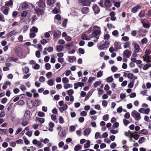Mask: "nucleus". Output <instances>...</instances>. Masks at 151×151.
I'll use <instances>...</instances> for the list:
<instances>
[{
    "label": "nucleus",
    "mask_w": 151,
    "mask_h": 151,
    "mask_svg": "<svg viewBox=\"0 0 151 151\" xmlns=\"http://www.w3.org/2000/svg\"><path fill=\"white\" fill-rule=\"evenodd\" d=\"M94 30L92 33V36L98 39L101 33L100 28V27L95 26L94 27Z\"/></svg>",
    "instance_id": "1"
},
{
    "label": "nucleus",
    "mask_w": 151,
    "mask_h": 151,
    "mask_svg": "<svg viewBox=\"0 0 151 151\" xmlns=\"http://www.w3.org/2000/svg\"><path fill=\"white\" fill-rule=\"evenodd\" d=\"M100 6L102 7H105L110 5V0H101L99 3Z\"/></svg>",
    "instance_id": "2"
},
{
    "label": "nucleus",
    "mask_w": 151,
    "mask_h": 151,
    "mask_svg": "<svg viewBox=\"0 0 151 151\" xmlns=\"http://www.w3.org/2000/svg\"><path fill=\"white\" fill-rule=\"evenodd\" d=\"M131 115L136 120H139L141 118L140 114L135 110L133 111H132L131 113Z\"/></svg>",
    "instance_id": "3"
},
{
    "label": "nucleus",
    "mask_w": 151,
    "mask_h": 151,
    "mask_svg": "<svg viewBox=\"0 0 151 151\" xmlns=\"http://www.w3.org/2000/svg\"><path fill=\"white\" fill-rule=\"evenodd\" d=\"M132 45L134 48V51L135 53H138L141 52V49L139 45L135 42L133 41Z\"/></svg>",
    "instance_id": "4"
},
{
    "label": "nucleus",
    "mask_w": 151,
    "mask_h": 151,
    "mask_svg": "<svg viewBox=\"0 0 151 151\" xmlns=\"http://www.w3.org/2000/svg\"><path fill=\"white\" fill-rule=\"evenodd\" d=\"M58 135L60 138H63L66 135L65 130L63 129L61 131H59L58 132Z\"/></svg>",
    "instance_id": "5"
},
{
    "label": "nucleus",
    "mask_w": 151,
    "mask_h": 151,
    "mask_svg": "<svg viewBox=\"0 0 151 151\" xmlns=\"http://www.w3.org/2000/svg\"><path fill=\"white\" fill-rule=\"evenodd\" d=\"M131 54V52L130 50H125L123 52V55L124 56H125L127 58H129Z\"/></svg>",
    "instance_id": "6"
},
{
    "label": "nucleus",
    "mask_w": 151,
    "mask_h": 151,
    "mask_svg": "<svg viewBox=\"0 0 151 151\" xmlns=\"http://www.w3.org/2000/svg\"><path fill=\"white\" fill-rule=\"evenodd\" d=\"M92 8L95 14H97L99 12L100 9L97 5L95 4L93 5Z\"/></svg>",
    "instance_id": "7"
},
{
    "label": "nucleus",
    "mask_w": 151,
    "mask_h": 151,
    "mask_svg": "<svg viewBox=\"0 0 151 151\" xmlns=\"http://www.w3.org/2000/svg\"><path fill=\"white\" fill-rule=\"evenodd\" d=\"M30 116V112L29 110H27L25 112L24 115V118L27 119L29 118Z\"/></svg>",
    "instance_id": "8"
},
{
    "label": "nucleus",
    "mask_w": 151,
    "mask_h": 151,
    "mask_svg": "<svg viewBox=\"0 0 151 151\" xmlns=\"http://www.w3.org/2000/svg\"><path fill=\"white\" fill-rule=\"evenodd\" d=\"M147 31L143 29H141L138 32V35L140 37H144L145 36Z\"/></svg>",
    "instance_id": "9"
},
{
    "label": "nucleus",
    "mask_w": 151,
    "mask_h": 151,
    "mask_svg": "<svg viewBox=\"0 0 151 151\" xmlns=\"http://www.w3.org/2000/svg\"><path fill=\"white\" fill-rule=\"evenodd\" d=\"M109 44V43L107 41H106L104 44L100 45L99 49L103 50L107 47Z\"/></svg>",
    "instance_id": "10"
},
{
    "label": "nucleus",
    "mask_w": 151,
    "mask_h": 151,
    "mask_svg": "<svg viewBox=\"0 0 151 151\" xmlns=\"http://www.w3.org/2000/svg\"><path fill=\"white\" fill-rule=\"evenodd\" d=\"M84 86L83 83L81 82H78L74 83V89H76L78 87H82Z\"/></svg>",
    "instance_id": "11"
},
{
    "label": "nucleus",
    "mask_w": 151,
    "mask_h": 151,
    "mask_svg": "<svg viewBox=\"0 0 151 151\" xmlns=\"http://www.w3.org/2000/svg\"><path fill=\"white\" fill-rule=\"evenodd\" d=\"M91 131V130L90 128H88L86 129L84 132L83 134L84 135L88 136L90 134Z\"/></svg>",
    "instance_id": "12"
},
{
    "label": "nucleus",
    "mask_w": 151,
    "mask_h": 151,
    "mask_svg": "<svg viewBox=\"0 0 151 151\" xmlns=\"http://www.w3.org/2000/svg\"><path fill=\"white\" fill-rule=\"evenodd\" d=\"M35 11V12L39 15H42L43 14L44 12L43 10L38 8H36Z\"/></svg>",
    "instance_id": "13"
},
{
    "label": "nucleus",
    "mask_w": 151,
    "mask_h": 151,
    "mask_svg": "<svg viewBox=\"0 0 151 151\" xmlns=\"http://www.w3.org/2000/svg\"><path fill=\"white\" fill-rule=\"evenodd\" d=\"M151 53V50H149L148 49H147L145 51V54L142 57V58H147L148 56H149L148 55L150 54Z\"/></svg>",
    "instance_id": "14"
},
{
    "label": "nucleus",
    "mask_w": 151,
    "mask_h": 151,
    "mask_svg": "<svg viewBox=\"0 0 151 151\" xmlns=\"http://www.w3.org/2000/svg\"><path fill=\"white\" fill-rule=\"evenodd\" d=\"M38 6L40 7L43 8L45 6V1L42 0H40L38 3Z\"/></svg>",
    "instance_id": "15"
},
{
    "label": "nucleus",
    "mask_w": 151,
    "mask_h": 151,
    "mask_svg": "<svg viewBox=\"0 0 151 151\" xmlns=\"http://www.w3.org/2000/svg\"><path fill=\"white\" fill-rule=\"evenodd\" d=\"M61 35V32L59 31L56 32L53 35V37L55 38H58Z\"/></svg>",
    "instance_id": "16"
},
{
    "label": "nucleus",
    "mask_w": 151,
    "mask_h": 151,
    "mask_svg": "<svg viewBox=\"0 0 151 151\" xmlns=\"http://www.w3.org/2000/svg\"><path fill=\"white\" fill-rule=\"evenodd\" d=\"M89 12V8L87 7H83L82 9V12L83 13L86 14Z\"/></svg>",
    "instance_id": "17"
},
{
    "label": "nucleus",
    "mask_w": 151,
    "mask_h": 151,
    "mask_svg": "<svg viewBox=\"0 0 151 151\" xmlns=\"http://www.w3.org/2000/svg\"><path fill=\"white\" fill-rule=\"evenodd\" d=\"M141 7L139 6H137L132 9L131 10L132 12L134 13H136L138 9H140Z\"/></svg>",
    "instance_id": "18"
},
{
    "label": "nucleus",
    "mask_w": 151,
    "mask_h": 151,
    "mask_svg": "<svg viewBox=\"0 0 151 151\" xmlns=\"http://www.w3.org/2000/svg\"><path fill=\"white\" fill-rule=\"evenodd\" d=\"M17 58H14V57H10L7 60V62H15L17 61Z\"/></svg>",
    "instance_id": "19"
},
{
    "label": "nucleus",
    "mask_w": 151,
    "mask_h": 151,
    "mask_svg": "<svg viewBox=\"0 0 151 151\" xmlns=\"http://www.w3.org/2000/svg\"><path fill=\"white\" fill-rule=\"evenodd\" d=\"M56 0H47V3L49 6L53 5L55 2Z\"/></svg>",
    "instance_id": "20"
},
{
    "label": "nucleus",
    "mask_w": 151,
    "mask_h": 151,
    "mask_svg": "<svg viewBox=\"0 0 151 151\" xmlns=\"http://www.w3.org/2000/svg\"><path fill=\"white\" fill-rule=\"evenodd\" d=\"M29 6V5L28 4V2H25L23 3L22 6V8L24 9H26L28 8Z\"/></svg>",
    "instance_id": "21"
},
{
    "label": "nucleus",
    "mask_w": 151,
    "mask_h": 151,
    "mask_svg": "<svg viewBox=\"0 0 151 151\" xmlns=\"http://www.w3.org/2000/svg\"><path fill=\"white\" fill-rule=\"evenodd\" d=\"M42 104L41 101L40 100H36L33 103V104L35 106H37Z\"/></svg>",
    "instance_id": "22"
},
{
    "label": "nucleus",
    "mask_w": 151,
    "mask_h": 151,
    "mask_svg": "<svg viewBox=\"0 0 151 151\" xmlns=\"http://www.w3.org/2000/svg\"><path fill=\"white\" fill-rule=\"evenodd\" d=\"M114 45L115 48L116 49H120L121 47L120 43L118 42H116L114 43Z\"/></svg>",
    "instance_id": "23"
},
{
    "label": "nucleus",
    "mask_w": 151,
    "mask_h": 151,
    "mask_svg": "<svg viewBox=\"0 0 151 151\" xmlns=\"http://www.w3.org/2000/svg\"><path fill=\"white\" fill-rule=\"evenodd\" d=\"M63 49V47L62 45H58L56 47V49L58 52H60Z\"/></svg>",
    "instance_id": "24"
},
{
    "label": "nucleus",
    "mask_w": 151,
    "mask_h": 151,
    "mask_svg": "<svg viewBox=\"0 0 151 151\" xmlns=\"http://www.w3.org/2000/svg\"><path fill=\"white\" fill-rule=\"evenodd\" d=\"M82 3L85 6H89L90 4V2L88 0H82Z\"/></svg>",
    "instance_id": "25"
},
{
    "label": "nucleus",
    "mask_w": 151,
    "mask_h": 151,
    "mask_svg": "<svg viewBox=\"0 0 151 151\" xmlns=\"http://www.w3.org/2000/svg\"><path fill=\"white\" fill-rule=\"evenodd\" d=\"M90 141L89 140H87L86 142L84 145V147L87 148L89 147L90 146Z\"/></svg>",
    "instance_id": "26"
},
{
    "label": "nucleus",
    "mask_w": 151,
    "mask_h": 151,
    "mask_svg": "<svg viewBox=\"0 0 151 151\" xmlns=\"http://www.w3.org/2000/svg\"><path fill=\"white\" fill-rule=\"evenodd\" d=\"M11 84V83L9 81H6L5 83H4L3 86L2 88L3 89H6L7 86V85H9Z\"/></svg>",
    "instance_id": "27"
},
{
    "label": "nucleus",
    "mask_w": 151,
    "mask_h": 151,
    "mask_svg": "<svg viewBox=\"0 0 151 151\" xmlns=\"http://www.w3.org/2000/svg\"><path fill=\"white\" fill-rule=\"evenodd\" d=\"M82 146L80 145H78L75 146L74 148V150L75 151H78L79 150L81 149Z\"/></svg>",
    "instance_id": "28"
},
{
    "label": "nucleus",
    "mask_w": 151,
    "mask_h": 151,
    "mask_svg": "<svg viewBox=\"0 0 151 151\" xmlns=\"http://www.w3.org/2000/svg\"><path fill=\"white\" fill-rule=\"evenodd\" d=\"M16 33L15 32L14 30L12 31L7 34V36L9 37H10L14 35H15Z\"/></svg>",
    "instance_id": "29"
},
{
    "label": "nucleus",
    "mask_w": 151,
    "mask_h": 151,
    "mask_svg": "<svg viewBox=\"0 0 151 151\" xmlns=\"http://www.w3.org/2000/svg\"><path fill=\"white\" fill-rule=\"evenodd\" d=\"M81 38L83 40H89V38H88L87 36L85 34H83L81 36Z\"/></svg>",
    "instance_id": "30"
},
{
    "label": "nucleus",
    "mask_w": 151,
    "mask_h": 151,
    "mask_svg": "<svg viewBox=\"0 0 151 151\" xmlns=\"http://www.w3.org/2000/svg\"><path fill=\"white\" fill-rule=\"evenodd\" d=\"M60 11V7H55L53 10V12L54 13H58Z\"/></svg>",
    "instance_id": "31"
},
{
    "label": "nucleus",
    "mask_w": 151,
    "mask_h": 151,
    "mask_svg": "<svg viewBox=\"0 0 151 151\" xmlns=\"http://www.w3.org/2000/svg\"><path fill=\"white\" fill-rule=\"evenodd\" d=\"M54 83V81L53 80L51 79L49 80L47 82V84L50 86H52L53 85Z\"/></svg>",
    "instance_id": "32"
},
{
    "label": "nucleus",
    "mask_w": 151,
    "mask_h": 151,
    "mask_svg": "<svg viewBox=\"0 0 151 151\" xmlns=\"http://www.w3.org/2000/svg\"><path fill=\"white\" fill-rule=\"evenodd\" d=\"M76 59V57L74 56L69 57L68 61L70 63H73Z\"/></svg>",
    "instance_id": "33"
},
{
    "label": "nucleus",
    "mask_w": 151,
    "mask_h": 151,
    "mask_svg": "<svg viewBox=\"0 0 151 151\" xmlns=\"http://www.w3.org/2000/svg\"><path fill=\"white\" fill-rule=\"evenodd\" d=\"M38 29L37 28L35 27H33L31 29H30V32L33 31L34 32L36 33L38 32Z\"/></svg>",
    "instance_id": "34"
},
{
    "label": "nucleus",
    "mask_w": 151,
    "mask_h": 151,
    "mask_svg": "<svg viewBox=\"0 0 151 151\" xmlns=\"http://www.w3.org/2000/svg\"><path fill=\"white\" fill-rule=\"evenodd\" d=\"M67 94L70 96L72 95L74 93V91L73 89H71L66 91Z\"/></svg>",
    "instance_id": "35"
},
{
    "label": "nucleus",
    "mask_w": 151,
    "mask_h": 151,
    "mask_svg": "<svg viewBox=\"0 0 151 151\" xmlns=\"http://www.w3.org/2000/svg\"><path fill=\"white\" fill-rule=\"evenodd\" d=\"M147 58H143V60L144 61H147V62H151V57H150V56H148Z\"/></svg>",
    "instance_id": "36"
},
{
    "label": "nucleus",
    "mask_w": 151,
    "mask_h": 151,
    "mask_svg": "<svg viewBox=\"0 0 151 151\" xmlns=\"http://www.w3.org/2000/svg\"><path fill=\"white\" fill-rule=\"evenodd\" d=\"M51 118L54 121L57 122V121L56 119V116L54 114H52L51 116Z\"/></svg>",
    "instance_id": "37"
},
{
    "label": "nucleus",
    "mask_w": 151,
    "mask_h": 151,
    "mask_svg": "<svg viewBox=\"0 0 151 151\" xmlns=\"http://www.w3.org/2000/svg\"><path fill=\"white\" fill-rule=\"evenodd\" d=\"M23 119H21V121H23ZM28 124V122L27 121H22V126L25 127Z\"/></svg>",
    "instance_id": "38"
},
{
    "label": "nucleus",
    "mask_w": 151,
    "mask_h": 151,
    "mask_svg": "<svg viewBox=\"0 0 151 151\" xmlns=\"http://www.w3.org/2000/svg\"><path fill=\"white\" fill-rule=\"evenodd\" d=\"M62 82L64 84L67 83L69 82V80L67 78L63 77L62 78Z\"/></svg>",
    "instance_id": "39"
},
{
    "label": "nucleus",
    "mask_w": 151,
    "mask_h": 151,
    "mask_svg": "<svg viewBox=\"0 0 151 151\" xmlns=\"http://www.w3.org/2000/svg\"><path fill=\"white\" fill-rule=\"evenodd\" d=\"M113 80V79L112 76H110L108 77L106 79V81L108 82L111 83L112 82Z\"/></svg>",
    "instance_id": "40"
},
{
    "label": "nucleus",
    "mask_w": 151,
    "mask_h": 151,
    "mask_svg": "<svg viewBox=\"0 0 151 151\" xmlns=\"http://www.w3.org/2000/svg\"><path fill=\"white\" fill-rule=\"evenodd\" d=\"M130 42H127L124 44V48L129 47L130 46Z\"/></svg>",
    "instance_id": "41"
},
{
    "label": "nucleus",
    "mask_w": 151,
    "mask_h": 151,
    "mask_svg": "<svg viewBox=\"0 0 151 151\" xmlns=\"http://www.w3.org/2000/svg\"><path fill=\"white\" fill-rule=\"evenodd\" d=\"M145 141V138L143 137H140L138 140V142L139 144H142Z\"/></svg>",
    "instance_id": "42"
},
{
    "label": "nucleus",
    "mask_w": 151,
    "mask_h": 151,
    "mask_svg": "<svg viewBox=\"0 0 151 151\" xmlns=\"http://www.w3.org/2000/svg\"><path fill=\"white\" fill-rule=\"evenodd\" d=\"M112 34L114 36L118 37V32L117 30H114L112 32Z\"/></svg>",
    "instance_id": "43"
},
{
    "label": "nucleus",
    "mask_w": 151,
    "mask_h": 151,
    "mask_svg": "<svg viewBox=\"0 0 151 151\" xmlns=\"http://www.w3.org/2000/svg\"><path fill=\"white\" fill-rule=\"evenodd\" d=\"M123 122L125 126H127L129 123V122L127 120L125 119H123Z\"/></svg>",
    "instance_id": "44"
},
{
    "label": "nucleus",
    "mask_w": 151,
    "mask_h": 151,
    "mask_svg": "<svg viewBox=\"0 0 151 151\" xmlns=\"http://www.w3.org/2000/svg\"><path fill=\"white\" fill-rule=\"evenodd\" d=\"M101 136L100 135V134L99 132H96V133L95 135V138L96 139H97L98 138H101Z\"/></svg>",
    "instance_id": "45"
},
{
    "label": "nucleus",
    "mask_w": 151,
    "mask_h": 151,
    "mask_svg": "<svg viewBox=\"0 0 151 151\" xmlns=\"http://www.w3.org/2000/svg\"><path fill=\"white\" fill-rule=\"evenodd\" d=\"M71 85L70 84L66 83L64 85V87L65 89H67L70 87Z\"/></svg>",
    "instance_id": "46"
},
{
    "label": "nucleus",
    "mask_w": 151,
    "mask_h": 151,
    "mask_svg": "<svg viewBox=\"0 0 151 151\" xmlns=\"http://www.w3.org/2000/svg\"><path fill=\"white\" fill-rule=\"evenodd\" d=\"M101 84V81H98L94 83V86L95 87H96L98 86H99Z\"/></svg>",
    "instance_id": "47"
},
{
    "label": "nucleus",
    "mask_w": 151,
    "mask_h": 151,
    "mask_svg": "<svg viewBox=\"0 0 151 151\" xmlns=\"http://www.w3.org/2000/svg\"><path fill=\"white\" fill-rule=\"evenodd\" d=\"M45 69L47 70H49L51 67L50 64L49 63H46L45 65Z\"/></svg>",
    "instance_id": "48"
},
{
    "label": "nucleus",
    "mask_w": 151,
    "mask_h": 151,
    "mask_svg": "<svg viewBox=\"0 0 151 151\" xmlns=\"http://www.w3.org/2000/svg\"><path fill=\"white\" fill-rule=\"evenodd\" d=\"M111 70L113 72H115L117 70V68L115 66H113L111 68Z\"/></svg>",
    "instance_id": "49"
},
{
    "label": "nucleus",
    "mask_w": 151,
    "mask_h": 151,
    "mask_svg": "<svg viewBox=\"0 0 151 151\" xmlns=\"http://www.w3.org/2000/svg\"><path fill=\"white\" fill-rule=\"evenodd\" d=\"M149 68V65L145 64L144 65L142 68L144 70H146Z\"/></svg>",
    "instance_id": "50"
},
{
    "label": "nucleus",
    "mask_w": 151,
    "mask_h": 151,
    "mask_svg": "<svg viewBox=\"0 0 151 151\" xmlns=\"http://www.w3.org/2000/svg\"><path fill=\"white\" fill-rule=\"evenodd\" d=\"M39 81L41 82H44L45 80V78L43 76H40L39 78Z\"/></svg>",
    "instance_id": "51"
},
{
    "label": "nucleus",
    "mask_w": 151,
    "mask_h": 151,
    "mask_svg": "<svg viewBox=\"0 0 151 151\" xmlns=\"http://www.w3.org/2000/svg\"><path fill=\"white\" fill-rule=\"evenodd\" d=\"M6 4L7 6H12L13 4V2L12 0H10L7 1V3Z\"/></svg>",
    "instance_id": "52"
},
{
    "label": "nucleus",
    "mask_w": 151,
    "mask_h": 151,
    "mask_svg": "<svg viewBox=\"0 0 151 151\" xmlns=\"http://www.w3.org/2000/svg\"><path fill=\"white\" fill-rule=\"evenodd\" d=\"M46 76L48 78H49L51 77L52 76V73L51 72H48L46 74Z\"/></svg>",
    "instance_id": "53"
},
{
    "label": "nucleus",
    "mask_w": 151,
    "mask_h": 151,
    "mask_svg": "<svg viewBox=\"0 0 151 151\" xmlns=\"http://www.w3.org/2000/svg\"><path fill=\"white\" fill-rule=\"evenodd\" d=\"M113 127L115 128H117L119 126V123L118 122L114 123L112 125Z\"/></svg>",
    "instance_id": "54"
},
{
    "label": "nucleus",
    "mask_w": 151,
    "mask_h": 151,
    "mask_svg": "<svg viewBox=\"0 0 151 151\" xmlns=\"http://www.w3.org/2000/svg\"><path fill=\"white\" fill-rule=\"evenodd\" d=\"M145 15V13H142V11H141L140 12H139V16L140 17H143Z\"/></svg>",
    "instance_id": "55"
},
{
    "label": "nucleus",
    "mask_w": 151,
    "mask_h": 151,
    "mask_svg": "<svg viewBox=\"0 0 151 151\" xmlns=\"http://www.w3.org/2000/svg\"><path fill=\"white\" fill-rule=\"evenodd\" d=\"M103 75V71H99L98 72L97 74V77H101Z\"/></svg>",
    "instance_id": "56"
},
{
    "label": "nucleus",
    "mask_w": 151,
    "mask_h": 151,
    "mask_svg": "<svg viewBox=\"0 0 151 151\" xmlns=\"http://www.w3.org/2000/svg\"><path fill=\"white\" fill-rule=\"evenodd\" d=\"M108 103L106 101L103 100L102 102V105L104 107H106L107 106Z\"/></svg>",
    "instance_id": "57"
},
{
    "label": "nucleus",
    "mask_w": 151,
    "mask_h": 151,
    "mask_svg": "<svg viewBox=\"0 0 151 151\" xmlns=\"http://www.w3.org/2000/svg\"><path fill=\"white\" fill-rule=\"evenodd\" d=\"M130 116V114L129 112H127L125 114L124 116V118L127 119H129Z\"/></svg>",
    "instance_id": "58"
},
{
    "label": "nucleus",
    "mask_w": 151,
    "mask_h": 151,
    "mask_svg": "<svg viewBox=\"0 0 151 151\" xmlns=\"http://www.w3.org/2000/svg\"><path fill=\"white\" fill-rule=\"evenodd\" d=\"M141 133L143 134L146 135L148 134V132L146 129H143L141 131Z\"/></svg>",
    "instance_id": "59"
},
{
    "label": "nucleus",
    "mask_w": 151,
    "mask_h": 151,
    "mask_svg": "<svg viewBox=\"0 0 151 151\" xmlns=\"http://www.w3.org/2000/svg\"><path fill=\"white\" fill-rule=\"evenodd\" d=\"M41 123H43L45 122L44 119L42 118H39L37 119Z\"/></svg>",
    "instance_id": "60"
},
{
    "label": "nucleus",
    "mask_w": 151,
    "mask_h": 151,
    "mask_svg": "<svg viewBox=\"0 0 151 151\" xmlns=\"http://www.w3.org/2000/svg\"><path fill=\"white\" fill-rule=\"evenodd\" d=\"M59 123L60 124H63L64 122V120L62 116H60L59 119Z\"/></svg>",
    "instance_id": "61"
},
{
    "label": "nucleus",
    "mask_w": 151,
    "mask_h": 151,
    "mask_svg": "<svg viewBox=\"0 0 151 151\" xmlns=\"http://www.w3.org/2000/svg\"><path fill=\"white\" fill-rule=\"evenodd\" d=\"M123 109L122 107L121 106H120L118 107V108L117 109L116 111L118 113H121Z\"/></svg>",
    "instance_id": "62"
},
{
    "label": "nucleus",
    "mask_w": 151,
    "mask_h": 151,
    "mask_svg": "<svg viewBox=\"0 0 151 151\" xmlns=\"http://www.w3.org/2000/svg\"><path fill=\"white\" fill-rule=\"evenodd\" d=\"M80 115L82 116H86L87 115V112L84 111H83L81 112Z\"/></svg>",
    "instance_id": "63"
},
{
    "label": "nucleus",
    "mask_w": 151,
    "mask_h": 151,
    "mask_svg": "<svg viewBox=\"0 0 151 151\" xmlns=\"http://www.w3.org/2000/svg\"><path fill=\"white\" fill-rule=\"evenodd\" d=\"M141 42L142 44H146L147 42V39L146 38H144L141 40Z\"/></svg>",
    "instance_id": "64"
}]
</instances>
